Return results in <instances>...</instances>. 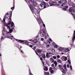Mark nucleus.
I'll list each match as a JSON object with an SVG mask.
<instances>
[{"mask_svg":"<svg viewBox=\"0 0 75 75\" xmlns=\"http://www.w3.org/2000/svg\"><path fill=\"white\" fill-rule=\"evenodd\" d=\"M49 40H50V41H52V40H51V38H50V39H49Z\"/></svg>","mask_w":75,"mask_h":75,"instance_id":"49530a36","label":"nucleus"},{"mask_svg":"<svg viewBox=\"0 0 75 75\" xmlns=\"http://www.w3.org/2000/svg\"><path fill=\"white\" fill-rule=\"evenodd\" d=\"M59 68H63V67L61 66V65H59Z\"/></svg>","mask_w":75,"mask_h":75,"instance_id":"2f4dec72","label":"nucleus"},{"mask_svg":"<svg viewBox=\"0 0 75 75\" xmlns=\"http://www.w3.org/2000/svg\"><path fill=\"white\" fill-rule=\"evenodd\" d=\"M61 54H62V55H63V54H64V53H61Z\"/></svg>","mask_w":75,"mask_h":75,"instance_id":"603ef678","label":"nucleus"},{"mask_svg":"<svg viewBox=\"0 0 75 75\" xmlns=\"http://www.w3.org/2000/svg\"><path fill=\"white\" fill-rule=\"evenodd\" d=\"M43 26L44 27H45V24H43Z\"/></svg>","mask_w":75,"mask_h":75,"instance_id":"8fccbe9b","label":"nucleus"},{"mask_svg":"<svg viewBox=\"0 0 75 75\" xmlns=\"http://www.w3.org/2000/svg\"><path fill=\"white\" fill-rule=\"evenodd\" d=\"M64 6V4H62V7Z\"/></svg>","mask_w":75,"mask_h":75,"instance_id":"6e6d98bb","label":"nucleus"},{"mask_svg":"<svg viewBox=\"0 0 75 75\" xmlns=\"http://www.w3.org/2000/svg\"><path fill=\"white\" fill-rule=\"evenodd\" d=\"M50 61L51 63H52L54 61V60L52 58H51L50 59Z\"/></svg>","mask_w":75,"mask_h":75,"instance_id":"dca6fc26","label":"nucleus"},{"mask_svg":"<svg viewBox=\"0 0 75 75\" xmlns=\"http://www.w3.org/2000/svg\"><path fill=\"white\" fill-rule=\"evenodd\" d=\"M34 0H30V1H31V2H33V1H34Z\"/></svg>","mask_w":75,"mask_h":75,"instance_id":"a18cd8bd","label":"nucleus"},{"mask_svg":"<svg viewBox=\"0 0 75 75\" xmlns=\"http://www.w3.org/2000/svg\"><path fill=\"white\" fill-rule=\"evenodd\" d=\"M8 15V12L6 13L5 17L4 18L3 21L4 22V24H6V18H8V17H7Z\"/></svg>","mask_w":75,"mask_h":75,"instance_id":"0eeeda50","label":"nucleus"},{"mask_svg":"<svg viewBox=\"0 0 75 75\" xmlns=\"http://www.w3.org/2000/svg\"><path fill=\"white\" fill-rule=\"evenodd\" d=\"M37 52L38 53H41V52H42V51L41 50L39 49L37 50Z\"/></svg>","mask_w":75,"mask_h":75,"instance_id":"a211bd4d","label":"nucleus"},{"mask_svg":"<svg viewBox=\"0 0 75 75\" xmlns=\"http://www.w3.org/2000/svg\"><path fill=\"white\" fill-rule=\"evenodd\" d=\"M4 24L6 26L7 29H9V32L6 31L5 30H3L1 40H4L5 38H8L11 39V40H13V36L10 35V34H11L13 30V28H12L11 29H10V27L8 25H10V24H11V27H13V28H14V23L13 22H11V21H9L7 24H6V22L5 24H4Z\"/></svg>","mask_w":75,"mask_h":75,"instance_id":"f257e3e1","label":"nucleus"},{"mask_svg":"<svg viewBox=\"0 0 75 75\" xmlns=\"http://www.w3.org/2000/svg\"><path fill=\"white\" fill-rule=\"evenodd\" d=\"M63 67L65 69H66V70H67V67L66 66V64H64L63 65Z\"/></svg>","mask_w":75,"mask_h":75,"instance_id":"412c9836","label":"nucleus"},{"mask_svg":"<svg viewBox=\"0 0 75 75\" xmlns=\"http://www.w3.org/2000/svg\"><path fill=\"white\" fill-rule=\"evenodd\" d=\"M64 50L65 52H67L69 51V49L68 48H64Z\"/></svg>","mask_w":75,"mask_h":75,"instance_id":"ddd939ff","label":"nucleus"},{"mask_svg":"<svg viewBox=\"0 0 75 75\" xmlns=\"http://www.w3.org/2000/svg\"><path fill=\"white\" fill-rule=\"evenodd\" d=\"M35 52V53H36V54H37V55H38V53H37V52Z\"/></svg>","mask_w":75,"mask_h":75,"instance_id":"de8ad7c7","label":"nucleus"},{"mask_svg":"<svg viewBox=\"0 0 75 75\" xmlns=\"http://www.w3.org/2000/svg\"><path fill=\"white\" fill-rule=\"evenodd\" d=\"M71 45V46H72V45Z\"/></svg>","mask_w":75,"mask_h":75,"instance_id":"69168bd1","label":"nucleus"},{"mask_svg":"<svg viewBox=\"0 0 75 75\" xmlns=\"http://www.w3.org/2000/svg\"><path fill=\"white\" fill-rule=\"evenodd\" d=\"M72 43H74V41H75V30L74 31V33L73 34V36L72 37Z\"/></svg>","mask_w":75,"mask_h":75,"instance_id":"9d476101","label":"nucleus"},{"mask_svg":"<svg viewBox=\"0 0 75 75\" xmlns=\"http://www.w3.org/2000/svg\"><path fill=\"white\" fill-rule=\"evenodd\" d=\"M34 49H35V48H36L35 47H34Z\"/></svg>","mask_w":75,"mask_h":75,"instance_id":"5fc2aeb1","label":"nucleus"},{"mask_svg":"<svg viewBox=\"0 0 75 75\" xmlns=\"http://www.w3.org/2000/svg\"><path fill=\"white\" fill-rule=\"evenodd\" d=\"M64 49H65V48H62L61 47H59V51H62V50H64Z\"/></svg>","mask_w":75,"mask_h":75,"instance_id":"2eb2a0df","label":"nucleus"},{"mask_svg":"<svg viewBox=\"0 0 75 75\" xmlns=\"http://www.w3.org/2000/svg\"><path fill=\"white\" fill-rule=\"evenodd\" d=\"M36 6V2H34L33 3V5H31V4H29V7L31 10L32 12L33 13H34L36 15V17H37L36 20L39 24H41V23H42V21L41 19V17L40 16V11L39 10H37L35 8H33L34 7Z\"/></svg>","mask_w":75,"mask_h":75,"instance_id":"f03ea898","label":"nucleus"},{"mask_svg":"<svg viewBox=\"0 0 75 75\" xmlns=\"http://www.w3.org/2000/svg\"><path fill=\"white\" fill-rule=\"evenodd\" d=\"M59 3L60 4H67V1L66 0H61L58 1Z\"/></svg>","mask_w":75,"mask_h":75,"instance_id":"423d86ee","label":"nucleus"},{"mask_svg":"<svg viewBox=\"0 0 75 75\" xmlns=\"http://www.w3.org/2000/svg\"><path fill=\"white\" fill-rule=\"evenodd\" d=\"M29 47H33V46L32 45H30Z\"/></svg>","mask_w":75,"mask_h":75,"instance_id":"09e8293b","label":"nucleus"},{"mask_svg":"<svg viewBox=\"0 0 75 75\" xmlns=\"http://www.w3.org/2000/svg\"><path fill=\"white\" fill-rule=\"evenodd\" d=\"M60 69L63 73H65V71L64 70V69H63V67L62 68H60Z\"/></svg>","mask_w":75,"mask_h":75,"instance_id":"f3484780","label":"nucleus"},{"mask_svg":"<svg viewBox=\"0 0 75 75\" xmlns=\"http://www.w3.org/2000/svg\"><path fill=\"white\" fill-rule=\"evenodd\" d=\"M65 8H68V6H65Z\"/></svg>","mask_w":75,"mask_h":75,"instance_id":"c03bdc74","label":"nucleus"},{"mask_svg":"<svg viewBox=\"0 0 75 75\" xmlns=\"http://www.w3.org/2000/svg\"><path fill=\"white\" fill-rule=\"evenodd\" d=\"M19 49V50H21V49Z\"/></svg>","mask_w":75,"mask_h":75,"instance_id":"774afa93","label":"nucleus"},{"mask_svg":"<svg viewBox=\"0 0 75 75\" xmlns=\"http://www.w3.org/2000/svg\"><path fill=\"white\" fill-rule=\"evenodd\" d=\"M39 33L40 34V35L41 36V37H45V40H46L47 38V36L46 35V33L45 32L44 30H41Z\"/></svg>","mask_w":75,"mask_h":75,"instance_id":"7ed1b4c3","label":"nucleus"},{"mask_svg":"<svg viewBox=\"0 0 75 75\" xmlns=\"http://www.w3.org/2000/svg\"><path fill=\"white\" fill-rule=\"evenodd\" d=\"M51 74H52L54 73V70H51L50 71Z\"/></svg>","mask_w":75,"mask_h":75,"instance_id":"7c9ffc66","label":"nucleus"},{"mask_svg":"<svg viewBox=\"0 0 75 75\" xmlns=\"http://www.w3.org/2000/svg\"><path fill=\"white\" fill-rule=\"evenodd\" d=\"M42 62L44 70H45V71H48V68H47V67L46 66V65L44 64V61H42Z\"/></svg>","mask_w":75,"mask_h":75,"instance_id":"6e6552de","label":"nucleus"},{"mask_svg":"<svg viewBox=\"0 0 75 75\" xmlns=\"http://www.w3.org/2000/svg\"><path fill=\"white\" fill-rule=\"evenodd\" d=\"M57 4L56 3L53 1V6H54V5H57Z\"/></svg>","mask_w":75,"mask_h":75,"instance_id":"c756f323","label":"nucleus"},{"mask_svg":"<svg viewBox=\"0 0 75 75\" xmlns=\"http://www.w3.org/2000/svg\"><path fill=\"white\" fill-rule=\"evenodd\" d=\"M3 21H2V23H3Z\"/></svg>","mask_w":75,"mask_h":75,"instance_id":"338daca9","label":"nucleus"},{"mask_svg":"<svg viewBox=\"0 0 75 75\" xmlns=\"http://www.w3.org/2000/svg\"><path fill=\"white\" fill-rule=\"evenodd\" d=\"M11 15L10 16H11Z\"/></svg>","mask_w":75,"mask_h":75,"instance_id":"e2e57ef3","label":"nucleus"},{"mask_svg":"<svg viewBox=\"0 0 75 75\" xmlns=\"http://www.w3.org/2000/svg\"><path fill=\"white\" fill-rule=\"evenodd\" d=\"M57 57L58 58H60V56H59V55H58L57 56Z\"/></svg>","mask_w":75,"mask_h":75,"instance_id":"e433bc0d","label":"nucleus"},{"mask_svg":"<svg viewBox=\"0 0 75 75\" xmlns=\"http://www.w3.org/2000/svg\"><path fill=\"white\" fill-rule=\"evenodd\" d=\"M40 30H42V25H40Z\"/></svg>","mask_w":75,"mask_h":75,"instance_id":"c9c22d12","label":"nucleus"},{"mask_svg":"<svg viewBox=\"0 0 75 75\" xmlns=\"http://www.w3.org/2000/svg\"><path fill=\"white\" fill-rule=\"evenodd\" d=\"M53 58L54 59H57V57L55 56H53Z\"/></svg>","mask_w":75,"mask_h":75,"instance_id":"72a5a7b5","label":"nucleus"},{"mask_svg":"<svg viewBox=\"0 0 75 75\" xmlns=\"http://www.w3.org/2000/svg\"><path fill=\"white\" fill-rule=\"evenodd\" d=\"M49 43H51V42H49Z\"/></svg>","mask_w":75,"mask_h":75,"instance_id":"13d9d810","label":"nucleus"},{"mask_svg":"<svg viewBox=\"0 0 75 75\" xmlns=\"http://www.w3.org/2000/svg\"><path fill=\"white\" fill-rule=\"evenodd\" d=\"M49 0H45V1H48Z\"/></svg>","mask_w":75,"mask_h":75,"instance_id":"864d4df0","label":"nucleus"},{"mask_svg":"<svg viewBox=\"0 0 75 75\" xmlns=\"http://www.w3.org/2000/svg\"><path fill=\"white\" fill-rule=\"evenodd\" d=\"M52 55H53L54 54L51 53L47 52V53L46 57L47 58H50L51 56H52Z\"/></svg>","mask_w":75,"mask_h":75,"instance_id":"1a4fd4ad","label":"nucleus"},{"mask_svg":"<svg viewBox=\"0 0 75 75\" xmlns=\"http://www.w3.org/2000/svg\"><path fill=\"white\" fill-rule=\"evenodd\" d=\"M29 75H33V74H32V73H31L30 69H29Z\"/></svg>","mask_w":75,"mask_h":75,"instance_id":"393cba45","label":"nucleus"},{"mask_svg":"<svg viewBox=\"0 0 75 75\" xmlns=\"http://www.w3.org/2000/svg\"><path fill=\"white\" fill-rule=\"evenodd\" d=\"M54 66V64H52L51 65L52 67H53Z\"/></svg>","mask_w":75,"mask_h":75,"instance_id":"79ce46f5","label":"nucleus"},{"mask_svg":"<svg viewBox=\"0 0 75 75\" xmlns=\"http://www.w3.org/2000/svg\"><path fill=\"white\" fill-rule=\"evenodd\" d=\"M40 59L41 61H42V57H40Z\"/></svg>","mask_w":75,"mask_h":75,"instance_id":"37998d69","label":"nucleus"},{"mask_svg":"<svg viewBox=\"0 0 75 75\" xmlns=\"http://www.w3.org/2000/svg\"><path fill=\"white\" fill-rule=\"evenodd\" d=\"M54 64H55V67H57V62L56 61H54Z\"/></svg>","mask_w":75,"mask_h":75,"instance_id":"6ab92c4d","label":"nucleus"},{"mask_svg":"<svg viewBox=\"0 0 75 75\" xmlns=\"http://www.w3.org/2000/svg\"><path fill=\"white\" fill-rule=\"evenodd\" d=\"M20 48H22V47H20Z\"/></svg>","mask_w":75,"mask_h":75,"instance_id":"052dcab7","label":"nucleus"},{"mask_svg":"<svg viewBox=\"0 0 75 75\" xmlns=\"http://www.w3.org/2000/svg\"><path fill=\"white\" fill-rule=\"evenodd\" d=\"M48 35V37H49V35Z\"/></svg>","mask_w":75,"mask_h":75,"instance_id":"680f3d73","label":"nucleus"},{"mask_svg":"<svg viewBox=\"0 0 75 75\" xmlns=\"http://www.w3.org/2000/svg\"><path fill=\"white\" fill-rule=\"evenodd\" d=\"M57 62L59 64V63H61V60H60L59 59L57 60Z\"/></svg>","mask_w":75,"mask_h":75,"instance_id":"aec40b11","label":"nucleus"},{"mask_svg":"<svg viewBox=\"0 0 75 75\" xmlns=\"http://www.w3.org/2000/svg\"><path fill=\"white\" fill-rule=\"evenodd\" d=\"M50 47V45H46V47H47V48H49Z\"/></svg>","mask_w":75,"mask_h":75,"instance_id":"bb28decb","label":"nucleus"},{"mask_svg":"<svg viewBox=\"0 0 75 75\" xmlns=\"http://www.w3.org/2000/svg\"><path fill=\"white\" fill-rule=\"evenodd\" d=\"M58 45H55L54 46V48H58Z\"/></svg>","mask_w":75,"mask_h":75,"instance_id":"a878e982","label":"nucleus"},{"mask_svg":"<svg viewBox=\"0 0 75 75\" xmlns=\"http://www.w3.org/2000/svg\"><path fill=\"white\" fill-rule=\"evenodd\" d=\"M45 75H49V72H46L45 71Z\"/></svg>","mask_w":75,"mask_h":75,"instance_id":"4be33fe9","label":"nucleus"},{"mask_svg":"<svg viewBox=\"0 0 75 75\" xmlns=\"http://www.w3.org/2000/svg\"><path fill=\"white\" fill-rule=\"evenodd\" d=\"M21 52L22 53H23V54L24 53V52H23L22 50H21Z\"/></svg>","mask_w":75,"mask_h":75,"instance_id":"3c124183","label":"nucleus"},{"mask_svg":"<svg viewBox=\"0 0 75 75\" xmlns=\"http://www.w3.org/2000/svg\"><path fill=\"white\" fill-rule=\"evenodd\" d=\"M41 40H42V41H44V38H42L41 39Z\"/></svg>","mask_w":75,"mask_h":75,"instance_id":"58836bf2","label":"nucleus"},{"mask_svg":"<svg viewBox=\"0 0 75 75\" xmlns=\"http://www.w3.org/2000/svg\"><path fill=\"white\" fill-rule=\"evenodd\" d=\"M51 50L52 51V52H55V51L54 50V49L52 48L51 49Z\"/></svg>","mask_w":75,"mask_h":75,"instance_id":"c85d7f7f","label":"nucleus"},{"mask_svg":"<svg viewBox=\"0 0 75 75\" xmlns=\"http://www.w3.org/2000/svg\"><path fill=\"white\" fill-rule=\"evenodd\" d=\"M42 57L43 58H46L45 56V54H42Z\"/></svg>","mask_w":75,"mask_h":75,"instance_id":"b1692460","label":"nucleus"},{"mask_svg":"<svg viewBox=\"0 0 75 75\" xmlns=\"http://www.w3.org/2000/svg\"><path fill=\"white\" fill-rule=\"evenodd\" d=\"M45 44H47L45 43Z\"/></svg>","mask_w":75,"mask_h":75,"instance_id":"0e129e2a","label":"nucleus"},{"mask_svg":"<svg viewBox=\"0 0 75 75\" xmlns=\"http://www.w3.org/2000/svg\"><path fill=\"white\" fill-rule=\"evenodd\" d=\"M16 41H17V42H20V43H23V44H25V43H26L27 44V45H28V46H30V45L29 42H28V41H27L25 40H19L18 39H15Z\"/></svg>","mask_w":75,"mask_h":75,"instance_id":"20e7f679","label":"nucleus"},{"mask_svg":"<svg viewBox=\"0 0 75 75\" xmlns=\"http://www.w3.org/2000/svg\"><path fill=\"white\" fill-rule=\"evenodd\" d=\"M67 62H69V64H71V60L69 59H68V60H67Z\"/></svg>","mask_w":75,"mask_h":75,"instance_id":"5701e85b","label":"nucleus"},{"mask_svg":"<svg viewBox=\"0 0 75 75\" xmlns=\"http://www.w3.org/2000/svg\"><path fill=\"white\" fill-rule=\"evenodd\" d=\"M62 10H63V11H67V10L65 8H63L62 9Z\"/></svg>","mask_w":75,"mask_h":75,"instance_id":"473e14b6","label":"nucleus"},{"mask_svg":"<svg viewBox=\"0 0 75 75\" xmlns=\"http://www.w3.org/2000/svg\"><path fill=\"white\" fill-rule=\"evenodd\" d=\"M38 36L37 37V38H38Z\"/></svg>","mask_w":75,"mask_h":75,"instance_id":"bf43d9fd","label":"nucleus"},{"mask_svg":"<svg viewBox=\"0 0 75 75\" xmlns=\"http://www.w3.org/2000/svg\"><path fill=\"white\" fill-rule=\"evenodd\" d=\"M29 41H31V42H35V43H36V42H37V39H35L34 40H29Z\"/></svg>","mask_w":75,"mask_h":75,"instance_id":"f8f14e48","label":"nucleus"},{"mask_svg":"<svg viewBox=\"0 0 75 75\" xmlns=\"http://www.w3.org/2000/svg\"><path fill=\"white\" fill-rule=\"evenodd\" d=\"M14 6H13V7H11V10H14Z\"/></svg>","mask_w":75,"mask_h":75,"instance_id":"f704fd0d","label":"nucleus"},{"mask_svg":"<svg viewBox=\"0 0 75 75\" xmlns=\"http://www.w3.org/2000/svg\"><path fill=\"white\" fill-rule=\"evenodd\" d=\"M48 5V3H46L44 2H42L41 4H40V6L42 8V9H44V8H46V6H47Z\"/></svg>","mask_w":75,"mask_h":75,"instance_id":"39448f33","label":"nucleus"},{"mask_svg":"<svg viewBox=\"0 0 75 75\" xmlns=\"http://www.w3.org/2000/svg\"><path fill=\"white\" fill-rule=\"evenodd\" d=\"M0 56H1V54H0Z\"/></svg>","mask_w":75,"mask_h":75,"instance_id":"4d7b16f0","label":"nucleus"},{"mask_svg":"<svg viewBox=\"0 0 75 75\" xmlns=\"http://www.w3.org/2000/svg\"><path fill=\"white\" fill-rule=\"evenodd\" d=\"M49 4L50 6H53V1H50L49 2Z\"/></svg>","mask_w":75,"mask_h":75,"instance_id":"4468645a","label":"nucleus"},{"mask_svg":"<svg viewBox=\"0 0 75 75\" xmlns=\"http://www.w3.org/2000/svg\"><path fill=\"white\" fill-rule=\"evenodd\" d=\"M69 64H68L67 65V68H69Z\"/></svg>","mask_w":75,"mask_h":75,"instance_id":"a19ab883","label":"nucleus"},{"mask_svg":"<svg viewBox=\"0 0 75 75\" xmlns=\"http://www.w3.org/2000/svg\"><path fill=\"white\" fill-rule=\"evenodd\" d=\"M52 67H50L49 68V70H50V71H51L52 70Z\"/></svg>","mask_w":75,"mask_h":75,"instance_id":"4c0bfd02","label":"nucleus"},{"mask_svg":"<svg viewBox=\"0 0 75 75\" xmlns=\"http://www.w3.org/2000/svg\"><path fill=\"white\" fill-rule=\"evenodd\" d=\"M72 11V8H70L69 9V11L70 12H71V11Z\"/></svg>","mask_w":75,"mask_h":75,"instance_id":"cd10ccee","label":"nucleus"},{"mask_svg":"<svg viewBox=\"0 0 75 75\" xmlns=\"http://www.w3.org/2000/svg\"><path fill=\"white\" fill-rule=\"evenodd\" d=\"M70 69H71V71H72V66H71V65L70 66Z\"/></svg>","mask_w":75,"mask_h":75,"instance_id":"ea45409f","label":"nucleus"},{"mask_svg":"<svg viewBox=\"0 0 75 75\" xmlns=\"http://www.w3.org/2000/svg\"><path fill=\"white\" fill-rule=\"evenodd\" d=\"M62 59L63 61H66L67 60V57L65 56H63L61 58Z\"/></svg>","mask_w":75,"mask_h":75,"instance_id":"9b49d317","label":"nucleus"}]
</instances>
